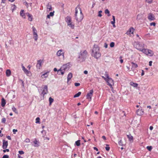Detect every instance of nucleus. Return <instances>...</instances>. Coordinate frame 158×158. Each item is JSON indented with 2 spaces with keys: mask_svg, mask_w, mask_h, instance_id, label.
I'll return each instance as SVG.
<instances>
[{
  "mask_svg": "<svg viewBox=\"0 0 158 158\" xmlns=\"http://www.w3.org/2000/svg\"><path fill=\"white\" fill-rule=\"evenodd\" d=\"M75 18L77 22H81L83 18V15L81 9L79 7H77L75 9Z\"/></svg>",
  "mask_w": 158,
  "mask_h": 158,
  "instance_id": "f257e3e1",
  "label": "nucleus"
},
{
  "mask_svg": "<svg viewBox=\"0 0 158 158\" xmlns=\"http://www.w3.org/2000/svg\"><path fill=\"white\" fill-rule=\"evenodd\" d=\"M92 55L94 58L97 59L101 56V54L99 52V48L97 45H94Z\"/></svg>",
  "mask_w": 158,
  "mask_h": 158,
  "instance_id": "f03ea898",
  "label": "nucleus"
},
{
  "mask_svg": "<svg viewBox=\"0 0 158 158\" xmlns=\"http://www.w3.org/2000/svg\"><path fill=\"white\" fill-rule=\"evenodd\" d=\"M88 53L86 50L81 51L80 53L78 58L80 59L81 61H83L85 60L87 56Z\"/></svg>",
  "mask_w": 158,
  "mask_h": 158,
  "instance_id": "7ed1b4c3",
  "label": "nucleus"
},
{
  "mask_svg": "<svg viewBox=\"0 0 158 158\" xmlns=\"http://www.w3.org/2000/svg\"><path fill=\"white\" fill-rule=\"evenodd\" d=\"M134 46L137 50L141 51L144 48V45L139 42H137L134 43Z\"/></svg>",
  "mask_w": 158,
  "mask_h": 158,
  "instance_id": "20e7f679",
  "label": "nucleus"
},
{
  "mask_svg": "<svg viewBox=\"0 0 158 158\" xmlns=\"http://www.w3.org/2000/svg\"><path fill=\"white\" fill-rule=\"evenodd\" d=\"M141 52L146 55L150 56H152L154 54L153 52L152 51L148 49L143 48Z\"/></svg>",
  "mask_w": 158,
  "mask_h": 158,
  "instance_id": "39448f33",
  "label": "nucleus"
},
{
  "mask_svg": "<svg viewBox=\"0 0 158 158\" xmlns=\"http://www.w3.org/2000/svg\"><path fill=\"white\" fill-rule=\"evenodd\" d=\"M70 67V64L69 63H68L63 65L60 69L58 70V72L59 73L60 70L62 71H66L68 70Z\"/></svg>",
  "mask_w": 158,
  "mask_h": 158,
  "instance_id": "423d86ee",
  "label": "nucleus"
},
{
  "mask_svg": "<svg viewBox=\"0 0 158 158\" xmlns=\"http://www.w3.org/2000/svg\"><path fill=\"white\" fill-rule=\"evenodd\" d=\"M32 30L33 38L34 39L35 41H37L38 38L37 30L35 27H32Z\"/></svg>",
  "mask_w": 158,
  "mask_h": 158,
  "instance_id": "0eeeda50",
  "label": "nucleus"
},
{
  "mask_svg": "<svg viewBox=\"0 0 158 158\" xmlns=\"http://www.w3.org/2000/svg\"><path fill=\"white\" fill-rule=\"evenodd\" d=\"M48 93V87L47 85H45L44 86L42 92L40 93L41 96H42L44 98V95L47 94Z\"/></svg>",
  "mask_w": 158,
  "mask_h": 158,
  "instance_id": "6e6552de",
  "label": "nucleus"
},
{
  "mask_svg": "<svg viewBox=\"0 0 158 158\" xmlns=\"http://www.w3.org/2000/svg\"><path fill=\"white\" fill-rule=\"evenodd\" d=\"M106 81L108 85L110 86L111 88L112 87V85L114 84V81L112 78L110 77L108 78H107Z\"/></svg>",
  "mask_w": 158,
  "mask_h": 158,
  "instance_id": "1a4fd4ad",
  "label": "nucleus"
},
{
  "mask_svg": "<svg viewBox=\"0 0 158 158\" xmlns=\"http://www.w3.org/2000/svg\"><path fill=\"white\" fill-rule=\"evenodd\" d=\"M43 63V61L42 60H40L37 61L36 64V67L37 69L40 70L42 67V64Z\"/></svg>",
  "mask_w": 158,
  "mask_h": 158,
  "instance_id": "9d476101",
  "label": "nucleus"
},
{
  "mask_svg": "<svg viewBox=\"0 0 158 158\" xmlns=\"http://www.w3.org/2000/svg\"><path fill=\"white\" fill-rule=\"evenodd\" d=\"M27 15L28 17V19L30 18V14L28 13H25L24 11L23 10H21L20 12V15L24 19L25 18V14Z\"/></svg>",
  "mask_w": 158,
  "mask_h": 158,
  "instance_id": "9b49d317",
  "label": "nucleus"
},
{
  "mask_svg": "<svg viewBox=\"0 0 158 158\" xmlns=\"http://www.w3.org/2000/svg\"><path fill=\"white\" fill-rule=\"evenodd\" d=\"M148 18L150 21H153L155 19L154 15L151 13L148 14Z\"/></svg>",
  "mask_w": 158,
  "mask_h": 158,
  "instance_id": "f8f14e48",
  "label": "nucleus"
},
{
  "mask_svg": "<svg viewBox=\"0 0 158 158\" xmlns=\"http://www.w3.org/2000/svg\"><path fill=\"white\" fill-rule=\"evenodd\" d=\"M64 52L62 49H60L58 50L56 52V55L58 56H62L63 57H64Z\"/></svg>",
  "mask_w": 158,
  "mask_h": 158,
  "instance_id": "ddd939ff",
  "label": "nucleus"
},
{
  "mask_svg": "<svg viewBox=\"0 0 158 158\" xmlns=\"http://www.w3.org/2000/svg\"><path fill=\"white\" fill-rule=\"evenodd\" d=\"M93 89H91L89 91V92L88 93L86 96L87 98L88 99H89L90 100H91L92 97L93 95Z\"/></svg>",
  "mask_w": 158,
  "mask_h": 158,
  "instance_id": "4468645a",
  "label": "nucleus"
},
{
  "mask_svg": "<svg viewBox=\"0 0 158 158\" xmlns=\"http://www.w3.org/2000/svg\"><path fill=\"white\" fill-rule=\"evenodd\" d=\"M131 63L132 64L131 69L132 71L134 72L135 70V69L138 67V65L137 64L134 63L133 62H131Z\"/></svg>",
  "mask_w": 158,
  "mask_h": 158,
  "instance_id": "2eb2a0df",
  "label": "nucleus"
},
{
  "mask_svg": "<svg viewBox=\"0 0 158 158\" xmlns=\"http://www.w3.org/2000/svg\"><path fill=\"white\" fill-rule=\"evenodd\" d=\"M136 113L138 115L140 116L143 114L144 112L142 109H139L136 111Z\"/></svg>",
  "mask_w": 158,
  "mask_h": 158,
  "instance_id": "dca6fc26",
  "label": "nucleus"
},
{
  "mask_svg": "<svg viewBox=\"0 0 158 158\" xmlns=\"http://www.w3.org/2000/svg\"><path fill=\"white\" fill-rule=\"evenodd\" d=\"M8 145L7 141H3L2 148L4 149H6Z\"/></svg>",
  "mask_w": 158,
  "mask_h": 158,
  "instance_id": "f3484780",
  "label": "nucleus"
},
{
  "mask_svg": "<svg viewBox=\"0 0 158 158\" xmlns=\"http://www.w3.org/2000/svg\"><path fill=\"white\" fill-rule=\"evenodd\" d=\"M47 8L48 11H50L52 10V7L50 3H48L47 5Z\"/></svg>",
  "mask_w": 158,
  "mask_h": 158,
  "instance_id": "a211bd4d",
  "label": "nucleus"
},
{
  "mask_svg": "<svg viewBox=\"0 0 158 158\" xmlns=\"http://www.w3.org/2000/svg\"><path fill=\"white\" fill-rule=\"evenodd\" d=\"M134 29L133 27H131L129 29L128 31L126 32V34L127 35L130 34L131 33L133 34Z\"/></svg>",
  "mask_w": 158,
  "mask_h": 158,
  "instance_id": "6ab92c4d",
  "label": "nucleus"
},
{
  "mask_svg": "<svg viewBox=\"0 0 158 158\" xmlns=\"http://www.w3.org/2000/svg\"><path fill=\"white\" fill-rule=\"evenodd\" d=\"M73 77V74L71 73H69L67 76V83L68 84L69 81Z\"/></svg>",
  "mask_w": 158,
  "mask_h": 158,
  "instance_id": "aec40b11",
  "label": "nucleus"
},
{
  "mask_svg": "<svg viewBox=\"0 0 158 158\" xmlns=\"http://www.w3.org/2000/svg\"><path fill=\"white\" fill-rule=\"evenodd\" d=\"M39 143L38 141L36 140H35L33 143H32V144L35 147H37L39 146Z\"/></svg>",
  "mask_w": 158,
  "mask_h": 158,
  "instance_id": "412c9836",
  "label": "nucleus"
},
{
  "mask_svg": "<svg viewBox=\"0 0 158 158\" xmlns=\"http://www.w3.org/2000/svg\"><path fill=\"white\" fill-rule=\"evenodd\" d=\"M65 20L67 23L72 22L70 16H67L65 19Z\"/></svg>",
  "mask_w": 158,
  "mask_h": 158,
  "instance_id": "4be33fe9",
  "label": "nucleus"
},
{
  "mask_svg": "<svg viewBox=\"0 0 158 158\" xmlns=\"http://www.w3.org/2000/svg\"><path fill=\"white\" fill-rule=\"evenodd\" d=\"M67 25L72 29H74V24L72 22L70 23H67Z\"/></svg>",
  "mask_w": 158,
  "mask_h": 158,
  "instance_id": "5701e85b",
  "label": "nucleus"
},
{
  "mask_svg": "<svg viewBox=\"0 0 158 158\" xmlns=\"http://www.w3.org/2000/svg\"><path fill=\"white\" fill-rule=\"evenodd\" d=\"M6 104V101L5 99L2 98V103L1 105L2 107H4L5 106V104Z\"/></svg>",
  "mask_w": 158,
  "mask_h": 158,
  "instance_id": "b1692460",
  "label": "nucleus"
},
{
  "mask_svg": "<svg viewBox=\"0 0 158 158\" xmlns=\"http://www.w3.org/2000/svg\"><path fill=\"white\" fill-rule=\"evenodd\" d=\"M11 71L10 69H7L6 71V74L7 77H9L11 75Z\"/></svg>",
  "mask_w": 158,
  "mask_h": 158,
  "instance_id": "393cba45",
  "label": "nucleus"
},
{
  "mask_svg": "<svg viewBox=\"0 0 158 158\" xmlns=\"http://www.w3.org/2000/svg\"><path fill=\"white\" fill-rule=\"evenodd\" d=\"M54 11L50 13L49 15H47V18L48 19L50 18V16H53L54 15Z\"/></svg>",
  "mask_w": 158,
  "mask_h": 158,
  "instance_id": "a878e982",
  "label": "nucleus"
},
{
  "mask_svg": "<svg viewBox=\"0 0 158 158\" xmlns=\"http://www.w3.org/2000/svg\"><path fill=\"white\" fill-rule=\"evenodd\" d=\"M127 138H128L129 140L130 141H133V137L131 134L127 135Z\"/></svg>",
  "mask_w": 158,
  "mask_h": 158,
  "instance_id": "bb28decb",
  "label": "nucleus"
},
{
  "mask_svg": "<svg viewBox=\"0 0 158 158\" xmlns=\"http://www.w3.org/2000/svg\"><path fill=\"white\" fill-rule=\"evenodd\" d=\"M49 72H47L41 75V77L42 78H46L48 77V73Z\"/></svg>",
  "mask_w": 158,
  "mask_h": 158,
  "instance_id": "cd10ccee",
  "label": "nucleus"
},
{
  "mask_svg": "<svg viewBox=\"0 0 158 158\" xmlns=\"http://www.w3.org/2000/svg\"><path fill=\"white\" fill-rule=\"evenodd\" d=\"M131 85L133 86L134 87H136L138 85V84L137 83H135L133 82H131Z\"/></svg>",
  "mask_w": 158,
  "mask_h": 158,
  "instance_id": "c85d7f7f",
  "label": "nucleus"
},
{
  "mask_svg": "<svg viewBox=\"0 0 158 158\" xmlns=\"http://www.w3.org/2000/svg\"><path fill=\"white\" fill-rule=\"evenodd\" d=\"M12 110L14 111V112L15 113H18V111L16 109V108H15L14 106H13L12 107Z\"/></svg>",
  "mask_w": 158,
  "mask_h": 158,
  "instance_id": "c756f323",
  "label": "nucleus"
},
{
  "mask_svg": "<svg viewBox=\"0 0 158 158\" xmlns=\"http://www.w3.org/2000/svg\"><path fill=\"white\" fill-rule=\"evenodd\" d=\"M81 94V92H79L75 94L74 96V98H77Z\"/></svg>",
  "mask_w": 158,
  "mask_h": 158,
  "instance_id": "7c9ffc66",
  "label": "nucleus"
},
{
  "mask_svg": "<svg viewBox=\"0 0 158 158\" xmlns=\"http://www.w3.org/2000/svg\"><path fill=\"white\" fill-rule=\"evenodd\" d=\"M50 105H51L52 103L53 102V99L50 97L49 98Z\"/></svg>",
  "mask_w": 158,
  "mask_h": 158,
  "instance_id": "2f4dec72",
  "label": "nucleus"
},
{
  "mask_svg": "<svg viewBox=\"0 0 158 158\" xmlns=\"http://www.w3.org/2000/svg\"><path fill=\"white\" fill-rule=\"evenodd\" d=\"M118 144L119 145L121 146H123V142L121 139L118 141Z\"/></svg>",
  "mask_w": 158,
  "mask_h": 158,
  "instance_id": "473e14b6",
  "label": "nucleus"
},
{
  "mask_svg": "<svg viewBox=\"0 0 158 158\" xmlns=\"http://www.w3.org/2000/svg\"><path fill=\"white\" fill-rule=\"evenodd\" d=\"M76 145L78 146H79L80 145V140H78L75 142Z\"/></svg>",
  "mask_w": 158,
  "mask_h": 158,
  "instance_id": "72a5a7b5",
  "label": "nucleus"
},
{
  "mask_svg": "<svg viewBox=\"0 0 158 158\" xmlns=\"http://www.w3.org/2000/svg\"><path fill=\"white\" fill-rule=\"evenodd\" d=\"M6 122V119L5 118H3L2 119L1 122L2 123H5Z\"/></svg>",
  "mask_w": 158,
  "mask_h": 158,
  "instance_id": "f704fd0d",
  "label": "nucleus"
},
{
  "mask_svg": "<svg viewBox=\"0 0 158 158\" xmlns=\"http://www.w3.org/2000/svg\"><path fill=\"white\" fill-rule=\"evenodd\" d=\"M104 75L106 77V78H110L109 74H108L107 72H105Z\"/></svg>",
  "mask_w": 158,
  "mask_h": 158,
  "instance_id": "c9c22d12",
  "label": "nucleus"
},
{
  "mask_svg": "<svg viewBox=\"0 0 158 158\" xmlns=\"http://www.w3.org/2000/svg\"><path fill=\"white\" fill-rule=\"evenodd\" d=\"M147 148L148 151H150L152 149V147L151 146H148L147 147Z\"/></svg>",
  "mask_w": 158,
  "mask_h": 158,
  "instance_id": "e433bc0d",
  "label": "nucleus"
},
{
  "mask_svg": "<svg viewBox=\"0 0 158 158\" xmlns=\"http://www.w3.org/2000/svg\"><path fill=\"white\" fill-rule=\"evenodd\" d=\"M40 118L39 117H37L36 118L35 123H40Z\"/></svg>",
  "mask_w": 158,
  "mask_h": 158,
  "instance_id": "4c0bfd02",
  "label": "nucleus"
},
{
  "mask_svg": "<svg viewBox=\"0 0 158 158\" xmlns=\"http://www.w3.org/2000/svg\"><path fill=\"white\" fill-rule=\"evenodd\" d=\"M114 46V43L113 42H111L110 44V46L111 48L113 47Z\"/></svg>",
  "mask_w": 158,
  "mask_h": 158,
  "instance_id": "58836bf2",
  "label": "nucleus"
},
{
  "mask_svg": "<svg viewBox=\"0 0 158 158\" xmlns=\"http://www.w3.org/2000/svg\"><path fill=\"white\" fill-rule=\"evenodd\" d=\"M16 6L15 5H13L11 7V9L12 10H14L16 9Z\"/></svg>",
  "mask_w": 158,
  "mask_h": 158,
  "instance_id": "ea45409f",
  "label": "nucleus"
},
{
  "mask_svg": "<svg viewBox=\"0 0 158 158\" xmlns=\"http://www.w3.org/2000/svg\"><path fill=\"white\" fill-rule=\"evenodd\" d=\"M25 73H26L27 75H28V74L29 73V72L26 69L24 71Z\"/></svg>",
  "mask_w": 158,
  "mask_h": 158,
  "instance_id": "a19ab883",
  "label": "nucleus"
},
{
  "mask_svg": "<svg viewBox=\"0 0 158 158\" xmlns=\"http://www.w3.org/2000/svg\"><path fill=\"white\" fill-rule=\"evenodd\" d=\"M102 11L101 10H100L98 12V16L99 17H101L102 16V15L101 14V13H102Z\"/></svg>",
  "mask_w": 158,
  "mask_h": 158,
  "instance_id": "79ce46f5",
  "label": "nucleus"
},
{
  "mask_svg": "<svg viewBox=\"0 0 158 158\" xmlns=\"http://www.w3.org/2000/svg\"><path fill=\"white\" fill-rule=\"evenodd\" d=\"M119 58L120 59V61L121 63H122L123 62V60L122 59V57L121 56H120Z\"/></svg>",
  "mask_w": 158,
  "mask_h": 158,
  "instance_id": "37998d69",
  "label": "nucleus"
},
{
  "mask_svg": "<svg viewBox=\"0 0 158 158\" xmlns=\"http://www.w3.org/2000/svg\"><path fill=\"white\" fill-rule=\"evenodd\" d=\"M105 13L106 14H109L110 13V11L108 9H106L105 10Z\"/></svg>",
  "mask_w": 158,
  "mask_h": 158,
  "instance_id": "c03bdc74",
  "label": "nucleus"
},
{
  "mask_svg": "<svg viewBox=\"0 0 158 158\" xmlns=\"http://www.w3.org/2000/svg\"><path fill=\"white\" fill-rule=\"evenodd\" d=\"M156 23L155 22H152V23H150V25L152 26H156Z\"/></svg>",
  "mask_w": 158,
  "mask_h": 158,
  "instance_id": "a18cd8bd",
  "label": "nucleus"
},
{
  "mask_svg": "<svg viewBox=\"0 0 158 158\" xmlns=\"http://www.w3.org/2000/svg\"><path fill=\"white\" fill-rule=\"evenodd\" d=\"M152 0H146V1L149 4H151L152 2Z\"/></svg>",
  "mask_w": 158,
  "mask_h": 158,
  "instance_id": "49530a36",
  "label": "nucleus"
},
{
  "mask_svg": "<svg viewBox=\"0 0 158 158\" xmlns=\"http://www.w3.org/2000/svg\"><path fill=\"white\" fill-rule=\"evenodd\" d=\"M9 156L8 155H4L3 156L2 158H8Z\"/></svg>",
  "mask_w": 158,
  "mask_h": 158,
  "instance_id": "de8ad7c7",
  "label": "nucleus"
},
{
  "mask_svg": "<svg viewBox=\"0 0 158 158\" xmlns=\"http://www.w3.org/2000/svg\"><path fill=\"white\" fill-rule=\"evenodd\" d=\"M19 153L20 154H21V155H22V154H24V152L23 151H19Z\"/></svg>",
  "mask_w": 158,
  "mask_h": 158,
  "instance_id": "09e8293b",
  "label": "nucleus"
},
{
  "mask_svg": "<svg viewBox=\"0 0 158 158\" xmlns=\"http://www.w3.org/2000/svg\"><path fill=\"white\" fill-rule=\"evenodd\" d=\"M74 85L75 86H78L80 85V84L78 83H75Z\"/></svg>",
  "mask_w": 158,
  "mask_h": 158,
  "instance_id": "8fccbe9b",
  "label": "nucleus"
},
{
  "mask_svg": "<svg viewBox=\"0 0 158 158\" xmlns=\"http://www.w3.org/2000/svg\"><path fill=\"white\" fill-rule=\"evenodd\" d=\"M105 149L106 151H109L110 150V148L109 147H106Z\"/></svg>",
  "mask_w": 158,
  "mask_h": 158,
  "instance_id": "3c124183",
  "label": "nucleus"
},
{
  "mask_svg": "<svg viewBox=\"0 0 158 158\" xmlns=\"http://www.w3.org/2000/svg\"><path fill=\"white\" fill-rule=\"evenodd\" d=\"M9 149H6L5 150H3V152H9Z\"/></svg>",
  "mask_w": 158,
  "mask_h": 158,
  "instance_id": "603ef678",
  "label": "nucleus"
},
{
  "mask_svg": "<svg viewBox=\"0 0 158 158\" xmlns=\"http://www.w3.org/2000/svg\"><path fill=\"white\" fill-rule=\"evenodd\" d=\"M41 133L44 135V134H46V131L44 130H43L41 131Z\"/></svg>",
  "mask_w": 158,
  "mask_h": 158,
  "instance_id": "864d4df0",
  "label": "nucleus"
},
{
  "mask_svg": "<svg viewBox=\"0 0 158 158\" xmlns=\"http://www.w3.org/2000/svg\"><path fill=\"white\" fill-rule=\"evenodd\" d=\"M104 47L106 48H107L108 47V44L106 43H105L104 44Z\"/></svg>",
  "mask_w": 158,
  "mask_h": 158,
  "instance_id": "5fc2aeb1",
  "label": "nucleus"
},
{
  "mask_svg": "<svg viewBox=\"0 0 158 158\" xmlns=\"http://www.w3.org/2000/svg\"><path fill=\"white\" fill-rule=\"evenodd\" d=\"M25 5L26 6L27 8L28 7V3L27 2H25L24 3Z\"/></svg>",
  "mask_w": 158,
  "mask_h": 158,
  "instance_id": "6e6d98bb",
  "label": "nucleus"
},
{
  "mask_svg": "<svg viewBox=\"0 0 158 158\" xmlns=\"http://www.w3.org/2000/svg\"><path fill=\"white\" fill-rule=\"evenodd\" d=\"M152 61H150L149 62V65L150 66H151L152 65Z\"/></svg>",
  "mask_w": 158,
  "mask_h": 158,
  "instance_id": "4d7b16f0",
  "label": "nucleus"
},
{
  "mask_svg": "<svg viewBox=\"0 0 158 158\" xmlns=\"http://www.w3.org/2000/svg\"><path fill=\"white\" fill-rule=\"evenodd\" d=\"M17 130L16 129H14L13 130V132L15 134V132H17Z\"/></svg>",
  "mask_w": 158,
  "mask_h": 158,
  "instance_id": "13d9d810",
  "label": "nucleus"
},
{
  "mask_svg": "<svg viewBox=\"0 0 158 158\" xmlns=\"http://www.w3.org/2000/svg\"><path fill=\"white\" fill-rule=\"evenodd\" d=\"M142 72L141 73V76H143L144 74V71L143 70H142Z\"/></svg>",
  "mask_w": 158,
  "mask_h": 158,
  "instance_id": "bf43d9fd",
  "label": "nucleus"
},
{
  "mask_svg": "<svg viewBox=\"0 0 158 158\" xmlns=\"http://www.w3.org/2000/svg\"><path fill=\"white\" fill-rule=\"evenodd\" d=\"M88 71L87 70H85L84 72V73L85 74H87L88 73Z\"/></svg>",
  "mask_w": 158,
  "mask_h": 158,
  "instance_id": "052dcab7",
  "label": "nucleus"
},
{
  "mask_svg": "<svg viewBox=\"0 0 158 158\" xmlns=\"http://www.w3.org/2000/svg\"><path fill=\"white\" fill-rule=\"evenodd\" d=\"M7 138L9 140H11V138L10 136H7Z\"/></svg>",
  "mask_w": 158,
  "mask_h": 158,
  "instance_id": "680f3d73",
  "label": "nucleus"
},
{
  "mask_svg": "<svg viewBox=\"0 0 158 158\" xmlns=\"http://www.w3.org/2000/svg\"><path fill=\"white\" fill-rule=\"evenodd\" d=\"M112 18H113V21H115V18L114 16V15H113L112 16Z\"/></svg>",
  "mask_w": 158,
  "mask_h": 158,
  "instance_id": "e2e57ef3",
  "label": "nucleus"
},
{
  "mask_svg": "<svg viewBox=\"0 0 158 158\" xmlns=\"http://www.w3.org/2000/svg\"><path fill=\"white\" fill-rule=\"evenodd\" d=\"M61 72V73L62 75H63L64 74V71H63L62 70H60V71Z\"/></svg>",
  "mask_w": 158,
  "mask_h": 158,
  "instance_id": "0e129e2a",
  "label": "nucleus"
},
{
  "mask_svg": "<svg viewBox=\"0 0 158 158\" xmlns=\"http://www.w3.org/2000/svg\"><path fill=\"white\" fill-rule=\"evenodd\" d=\"M149 129L151 130H152L153 129V127L152 126H151L149 127Z\"/></svg>",
  "mask_w": 158,
  "mask_h": 158,
  "instance_id": "69168bd1",
  "label": "nucleus"
},
{
  "mask_svg": "<svg viewBox=\"0 0 158 158\" xmlns=\"http://www.w3.org/2000/svg\"><path fill=\"white\" fill-rule=\"evenodd\" d=\"M26 69L25 68V67L24 66H22V69H23V71H24Z\"/></svg>",
  "mask_w": 158,
  "mask_h": 158,
  "instance_id": "338daca9",
  "label": "nucleus"
},
{
  "mask_svg": "<svg viewBox=\"0 0 158 158\" xmlns=\"http://www.w3.org/2000/svg\"><path fill=\"white\" fill-rule=\"evenodd\" d=\"M18 157L19 158H23L22 156H20L19 154L18 155Z\"/></svg>",
  "mask_w": 158,
  "mask_h": 158,
  "instance_id": "774afa93",
  "label": "nucleus"
}]
</instances>
